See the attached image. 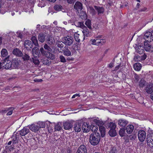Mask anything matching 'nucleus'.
Returning <instances> with one entry per match:
<instances>
[{"instance_id":"nucleus-6","label":"nucleus","mask_w":153,"mask_h":153,"mask_svg":"<svg viewBox=\"0 0 153 153\" xmlns=\"http://www.w3.org/2000/svg\"><path fill=\"white\" fill-rule=\"evenodd\" d=\"M144 39L146 41L151 42L153 41V35L150 32H147L144 35Z\"/></svg>"},{"instance_id":"nucleus-60","label":"nucleus","mask_w":153,"mask_h":153,"mask_svg":"<svg viewBox=\"0 0 153 153\" xmlns=\"http://www.w3.org/2000/svg\"><path fill=\"white\" fill-rule=\"evenodd\" d=\"M11 108H13L12 107H11L8 108H5V109L0 110V112L1 113H6L7 111L9 110Z\"/></svg>"},{"instance_id":"nucleus-22","label":"nucleus","mask_w":153,"mask_h":153,"mask_svg":"<svg viewBox=\"0 0 153 153\" xmlns=\"http://www.w3.org/2000/svg\"><path fill=\"white\" fill-rule=\"evenodd\" d=\"M17 134V133L15 134H13L12 136V138L13 139L12 141L13 144H15L16 143H18V141L19 138V135Z\"/></svg>"},{"instance_id":"nucleus-42","label":"nucleus","mask_w":153,"mask_h":153,"mask_svg":"<svg viewBox=\"0 0 153 153\" xmlns=\"http://www.w3.org/2000/svg\"><path fill=\"white\" fill-rule=\"evenodd\" d=\"M83 29L82 32L84 35L86 34L87 36L89 34V30L86 27L84 26V27L82 28Z\"/></svg>"},{"instance_id":"nucleus-63","label":"nucleus","mask_w":153,"mask_h":153,"mask_svg":"<svg viewBox=\"0 0 153 153\" xmlns=\"http://www.w3.org/2000/svg\"><path fill=\"white\" fill-rule=\"evenodd\" d=\"M134 77V78H135L136 80L137 81V82L139 81L140 79V77L138 75L136 74H135Z\"/></svg>"},{"instance_id":"nucleus-56","label":"nucleus","mask_w":153,"mask_h":153,"mask_svg":"<svg viewBox=\"0 0 153 153\" xmlns=\"http://www.w3.org/2000/svg\"><path fill=\"white\" fill-rule=\"evenodd\" d=\"M13 146H6V149L7 150H9L10 151H11L14 149Z\"/></svg>"},{"instance_id":"nucleus-46","label":"nucleus","mask_w":153,"mask_h":153,"mask_svg":"<svg viewBox=\"0 0 153 153\" xmlns=\"http://www.w3.org/2000/svg\"><path fill=\"white\" fill-rule=\"evenodd\" d=\"M97 43H96V45H102V43H104L105 41L103 39H97Z\"/></svg>"},{"instance_id":"nucleus-7","label":"nucleus","mask_w":153,"mask_h":153,"mask_svg":"<svg viewBox=\"0 0 153 153\" xmlns=\"http://www.w3.org/2000/svg\"><path fill=\"white\" fill-rule=\"evenodd\" d=\"M144 48L146 51L151 52H153V46L147 42H144Z\"/></svg>"},{"instance_id":"nucleus-48","label":"nucleus","mask_w":153,"mask_h":153,"mask_svg":"<svg viewBox=\"0 0 153 153\" xmlns=\"http://www.w3.org/2000/svg\"><path fill=\"white\" fill-rule=\"evenodd\" d=\"M125 129L124 128H121L119 131V134L121 137L125 136Z\"/></svg>"},{"instance_id":"nucleus-15","label":"nucleus","mask_w":153,"mask_h":153,"mask_svg":"<svg viewBox=\"0 0 153 153\" xmlns=\"http://www.w3.org/2000/svg\"><path fill=\"white\" fill-rule=\"evenodd\" d=\"M93 121L99 126V127L103 126L105 123V122L102 121L101 120H100L98 117H97L96 119H94Z\"/></svg>"},{"instance_id":"nucleus-44","label":"nucleus","mask_w":153,"mask_h":153,"mask_svg":"<svg viewBox=\"0 0 153 153\" xmlns=\"http://www.w3.org/2000/svg\"><path fill=\"white\" fill-rule=\"evenodd\" d=\"M108 127L110 128V129H115L116 125L114 123L110 122L109 123Z\"/></svg>"},{"instance_id":"nucleus-57","label":"nucleus","mask_w":153,"mask_h":153,"mask_svg":"<svg viewBox=\"0 0 153 153\" xmlns=\"http://www.w3.org/2000/svg\"><path fill=\"white\" fill-rule=\"evenodd\" d=\"M59 58L60 59V61L61 62L64 63L66 62V59L65 57L63 56H59Z\"/></svg>"},{"instance_id":"nucleus-31","label":"nucleus","mask_w":153,"mask_h":153,"mask_svg":"<svg viewBox=\"0 0 153 153\" xmlns=\"http://www.w3.org/2000/svg\"><path fill=\"white\" fill-rule=\"evenodd\" d=\"M32 53L33 55L35 54L39 56L40 54V50L38 48L35 47L32 50Z\"/></svg>"},{"instance_id":"nucleus-39","label":"nucleus","mask_w":153,"mask_h":153,"mask_svg":"<svg viewBox=\"0 0 153 153\" xmlns=\"http://www.w3.org/2000/svg\"><path fill=\"white\" fill-rule=\"evenodd\" d=\"M63 42H62L61 41H59L57 43V46L60 48V50L63 51L64 50V49H65L64 47V45L63 44Z\"/></svg>"},{"instance_id":"nucleus-21","label":"nucleus","mask_w":153,"mask_h":153,"mask_svg":"<svg viewBox=\"0 0 153 153\" xmlns=\"http://www.w3.org/2000/svg\"><path fill=\"white\" fill-rule=\"evenodd\" d=\"M54 9L57 11H60L62 10L63 12H65V9H63L62 6L60 4H56L53 7Z\"/></svg>"},{"instance_id":"nucleus-41","label":"nucleus","mask_w":153,"mask_h":153,"mask_svg":"<svg viewBox=\"0 0 153 153\" xmlns=\"http://www.w3.org/2000/svg\"><path fill=\"white\" fill-rule=\"evenodd\" d=\"M39 130L41 128H44L45 127V123L43 122H39L37 124Z\"/></svg>"},{"instance_id":"nucleus-23","label":"nucleus","mask_w":153,"mask_h":153,"mask_svg":"<svg viewBox=\"0 0 153 153\" xmlns=\"http://www.w3.org/2000/svg\"><path fill=\"white\" fill-rule=\"evenodd\" d=\"M12 63V68H17L19 65V62L17 59H13L11 61Z\"/></svg>"},{"instance_id":"nucleus-3","label":"nucleus","mask_w":153,"mask_h":153,"mask_svg":"<svg viewBox=\"0 0 153 153\" xmlns=\"http://www.w3.org/2000/svg\"><path fill=\"white\" fill-rule=\"evenodd\" d=\"M62 40L63 43L65 45L70 46L73 44L74 39L72 37L67 36L65 37Z\"/></svg>"},{"instance_id":"nucleus-40","label":"nucleus","mask_w":153,"mask_h":153,"mask_svg":"<svg viewBox=\"0 0 153 153\" xmlns=\"http://www.w3.org/2000/svg\"><path fill=\"white\" fill-rule=\"evenodd\" d=\"M31 39L33 44L36 46H37L39 45L37 40L35 36H33L32 37Z\"/></svg>"},{"instance_id":"nucleus-27","label":"nucleus","mask_w":153,"mask_h":153,"mask_svg":"<svg viewBox=\"0 0 153 153\" xmlns=\"http://www.w3.org/2000/svg\"><path fill=\"white\" fill-rule=\"evenodd\" d=\"M99 129L101 133V136L103 137H105V128L104 126H100L99 127Z\"/></svg>"},{"instance_id":"nucleus-38","label":"nucleus","mask_w":153,"mask_h":153,"mask_svg":"<svg viewBox=\"0 0 153 153\" xmlns=\"http://www.w3.org/2000/svg\"><path fill=\"white\" fill-rule=\"evenodd\" d=\"M79 16L80 18L83 20H85L87 19L86 14L84 12H81L80 13Z\"/></svg>"},{"instance_id":"nucleus-12","label":"nucleus","mask_w":153,"mask_h":153,"mask_svg":"<svg viewBox=\"0 0 153 153\" xmlns=\"http://www.w3.org/2000/svg\"><path fill=\"white\" fill-rule=\"evenodd\" d=\"M63 126L65 130H69L72 128V124L69 122H65L63 123Z\"/></svg>"},{"instance_id":"nucleus-9","label":"nucleus","mask_w":153,"mask_h":153,"mask_svg":"<svg viewBox=\"0 0 153 153\" xmlns=\"http://www.w3.org/2000/svg\"><path fill=\"white\" fill-rule=\"evenodd\" d=\"M24 46L27 50H30L33 47V45L30 41L26 40L24 42Z\"/></svg>"},{"instance_id":"nucleus-18","label":"nucleus","mask_w":153,"mask_h":153,"mask_svg":"<svg viewBox=\"0 0 153 153\" xmlns=\"http://www.w3.org/2000/svg\"><path fill=\"white\" fill-rule=\"evenodd\" d=\"M74 8L77 11L82 10V4L79 1H76L74 5Z\"/></svg>"},{"instance_id":"nucleus-52","label":"nucleus","mask_w":153,"mask_h":153,"mask_svg":"<svg viewBox=\"0 0 153 153\" xmlns=\"http://www.w3.org/2000/svg\"><path fill=\"white\" fill-rule=\"evenodd\" d=\"M48 59H51L53 60L55 58V56L54 54L52 53L51 52L48 54V56H46Z\"/></svg>"},{"instance_id":"nucleus-37","label":"nucleus","mask_w":153,"mask_h":153,"mask_svg":"<svg viewBox=\"0 0 153 153\" xmlns=\"http://www.w3.org/2000/svg\"><path fill=\"white\" fill-rule=\"evenodd\" d=\"M44 48L47 51L48 53L50 52H52V49L47 44H45L44 45Z\"/></svg>"},{"instance_id":"nucleus-53","label":"nucleus","mask_w":153,"mask_h":153,"mask_svg":"<svg viewBox=\"0 0 153 153\" xmlns=\"http://www.w3.org/2000/svg\"><path fill=\"white\" fill-rule=\"evenodd\" d=\"M42 62L43 64L48 65H49L51 63V61H49V60L47 59H43Z\"/></svg>"},{"instance_id":"nucleus-28","label":"nucleus","mask_w":153,"mask_h":153,"mask_svg":"<svg viewBox=\"0 0 153 153\" xmlns=\"http://www.w3.org/2000/svg\"><path fill=\"white\" fill-rule=\"evenodd\" d=\"M143 47L141 45H140L139 46H136L135 47V49L136 52L140 54L142 53L144 51V50L143 49Z\"/></svg>"},{"instance_id":"nucleus-17","label":"nucleus","mask_w":153,"mask_h":153,"mask_svg":"<svg viewBox=\"0 0 153 153\" xmlns=\"http://www.w3.org/2000/svg\"><path fill=\"white\" fill-rule=\"evenodd\" d=\"M29 128L34 132H36L39 131V129L37 125L32 124L30 126H28Z\"/></svg>"},{"instance_id":"nucleus-35","label":"nucleus","mask_w":153,"mask_h":153,"mask_svg":"<svg viewBox=\"0 0 153 153\" xmlns=\"http://www.w3.org/2000/svg\"><path fill=\"white\" fill-rule=\"evenodd\" d=\"M134 69L136 71H139L142 67L140 63H136L133 66Z\"/></svg>"},{"instance_id":"nucleus-36","label":"nucleus","mask_w":153,"mask_h":153,"mask_svg":"<svg viewBox=\"0 0 153 153\" xmlns=\"http://www.w3.org/2000/svg\"><path fill=\"white\" fill-rule=\"evenodd\" d=\"M147 82L144 79H141L139 82V86L140 87L143 88L144 86L146 85Z\"/></svg>"},{"instance_id":"nucleus-13","label":"nucleus","mask_w":153,"mask_h":153,"mask_svg":"<svg viewBox=\"0 0 153 153\" xmlns=\"http://www.w3.org/2000/svg\"><path fill=\"white\" fill-rule=\"evenodd\" d=\"M77 153H87V149L85 145H81L79 148Z\"/></svg>"},{"instance_id":"nucleus-19","label":"nucleus","mask_w":153,"mask_h":153,"mask_svg":"<svg viewBox=\"0 0 153 153\" xmlns=\"http://www.w3.org/2000/svg\"><path fill=\"white\" fill-rule=\"evenodd\" d=\"M13 54L19 57H22V52L19 49L17 48L13 49Z\"/></svg>"},{"instance_id":"nucleus-64","label":"nucleus","mask_w":153,"mask_h":153,"mask_svg":"<svg viewBox=\"0 0 153 153\" xmlns=\"http://www.w3.org/2000/svg\"><path fill=\"white\" fill-rule=\"evenodd\" d=\"M97 39H91L90 41L91 42V44L96 45V43H97Z\"/></svg>"},{"instance_id":"nucleus-11","label":"nucleus","mask_w":153,"mask_h":153,"mask_svg":"<svg viewBox=\"0 0 153 153\" xmlns=\"http://www.w3.org/2000/svg\"><path fill=\"white\" fill-rule=\"evenodd\" d=\"M117 122L118 125L122 127H125L128 123V121L123 119L118 120Z\"/></svg>"},{"instance_id":"nucleus-26","label":"nucleus","mask_w":153,"mask_h":153,"mask_svg":"<svg viewBox=\"0 0 153 153\" xmlns=\"http://www.w3.org/2000/svg\"><path fill=\"white\" fill-rule=\"evenodd\" d=\"M89 125L86 123H82L81 129L83 130L84 132H87L88 131L89 128Z\"/></svg>"},{"instance_id":"nucleus-30","label":"nucleus","mask_w":153,"mask_h":153,"mask_svg":"<svg viewBox=\"0 0 153 153\" xmlns=\"http://www.w3.org/2000/svg\"><path fill=\"white\" fill-rule=\"evenodd\" d=\"M109 135L111 137H114L117 135V133L115 129H110L108 132Z\"/></svg>"},{"instance_id":"nucleus-25","label":"nucleus","mask_w":153,"mask_h":153,"mask_svg":"<svg viewBox=\"0 0 153 153\" xmlns=\"http://www.w3.org/2000/svg\"><path fill=\"white\" fill-rule=\"evenodd\" d=\"M74 36L76 41L79 42H80L81 40L82 39L83 40L85 38V37H84L83 38V39H82V36L76 33H74Z\"/></svg>"},{"instance_id":"nucleus-59","label":"nucleus","mask_w":153,"mask_h":153,"mask_svg":"<svg viewBox=\"0 0 153 153\" xmlns=\"http://www.w3.org/2000/svg\"><path fill=\"white\" fill-rule=\"evenodd\" d=\"M147 9L146 7H143V8H142L141 9H140L137 12L138 13H139L140 12H143L147 11Z\"/></svg>"},{"instance_id":"nucleus-62","label":"nucleus","mask_w":153,"mask_h":153,"mask_svg":"<svg viewBox=\"0 0 153 153\" xmlns=\"http://www.w3.org/2000/svg\"><path fill=\"white\" fill-rule=\"evenodd\" d=\"M71 49L75 51L78 49V46L75 44H74L71 48Z\"/></svg>"},{"instance_id":"nucleus-2","label":"nucleus","mask_w":153,"mask_h":153,"mask_svg":"<svg viewBox=\"0 0 153 153\" xmlns=\"http://www.w3.org/2000/svg\"><path fill=\"white\" fill-rule=\"evenodd\" d=\"M146 141L148 145L153 148V131H149L146 137Z\"/></svg>"},{"instance_id":"nucleus-24","label":"nucleus","mask_w":153,"mask_h":153,"mask_svg":"<svg viewBox=\"0 0 153 153\" xmlns=\"http://www.w3.org/2000/svg\"><path fill=\"white\" fill-rule=\"evenodd\" d=\"M134 129V127L133 125H129L127 126L126 130L128 134H130L132 133Z\"/></svg>"},{"instance_id":"nucleus-10","label":"nucleus","mask_w":153,"mask_h":153,"mask_svg":"<svg viewBox=\"0 0 153 153\" xmlns=\"http://www.w3.org/2000/svg\"><path fill=\"white\" fill-rule=\"evenodd\" d=\"M94 8L95 10L97 11L98 15L99 16H101L103 14L104 11V9L103 7H100L99 6H95Z\"/></svg>"},{"instance_id":"nucleus-54","label":"nucleus","mask_w":153,"mask_h":153,"mask_svg":"<svg viewBox=\"0 0 153 153\" xmlns=\"http://www.w3.org/2000/svg\"><path fill=\"white\" fill-rule=\"evenodd\" d=\"M85 24L90 30H91V21H86L85 22Z\"/></svg>"},{"instance_id":"nucleus-45","label":"nucleus","mask_w":153,"mask_h":153,"mask_svg":"<svg viewBox=\"0 0 153 153\" xmlns=\"http://www.w3.org/2000/svg\"><path fill=\"white\" fill-rule=\"evenodd\" d=\"M74 25L77 27H80L82 28L84 27V25L82 22H74Z\"/></svg>"},{"instance_id":"nucleus-43","label":"nucleus","mask_w":153,"mask_h":153,"mask_svg":"<svg viewBox=\"0 0 153 153\" xmlns=\"http://www.w3.org/2000/svg\"><path fill=\"white\" fill-rule=\"evenodd\" d=\"M54 42L52 39V37L50 36L48 39L47 43L49 45H53Z\"/></svg>"},{"instance_id":"nucleus-50","label":"nucleus","mask_w":153,"mask_h":153,"mask_svg":"<svg viewBox=\"0 0 153 153\" xmlns=\"http://www.w3.org/2000/svg\"><path fill=\"white\" fill-rule=\"evenodd\" d=\"M89 12L92 15L96 14V12L95 10L92 7H89L88 9Z\"/></svg>"},{"instance_id":"nucleus-58","label":"nucleus","mask_w":153,"mask_h":153,"mask_svg":"<svg viewBox=\"0 0 153 153\" xmlns=\"http://www.w3.org/2000/svg\"><path fill=\"white\" fill-rule=\"evenodd\" d=\"M65 1H67V3L70 4H74L76 0H65Z\"/></svg>"},{"instance_id":"nucleus-51","label":"nucleus","mask_w":153,"mask_h":153,"mask_svg":"<svg viewBox=\"0 0 153 153\" xmlns=\"http://www.w3.org/2000/svg\"><path fill=\"white\" fill-rule=\"evenodd\" d=\"M109 152V153H117V150L116 147L112 146Z\"/></svg>"},{"instance_id":"nucleus-34","label":"nucleus","mask_w":153,"mask_h":153,"mask_svg":"<svg viewBox=\"0 0 153 153\" xmlns=\"http://www.w3.org/2000/svg\"><path fill=\"white\" fill-rule=\"evenodd\" d=\"M8 52L7 50L5 48L2 49L1 51V56L3 57H5L8 55Z\"/></svg>"},{"instance_id":"nucleus-8","label":"nucleus","mask_w":153,"mask_h":153,"mask_svg":"<svg viewBox=\"0 0 153 153\" xmlns=\"http://www.w3.org/2000/svg\"><path fill=\"white\" fill-rule=\"evenodd\" d=\"M145 91L148 94H151L153 92V84H149L145 88Z\"/></svg>"},{"instance_id":"nucleus-33","label":"nucleus","mask_w":153,"mask_h":153,"mask_svg":"<svg viewBox=\"0 0 153 153\" xmlns=\"http://www.w3.org/2000/svg\"><path fill=\"white\" fill-rule=\"evenodd\" d=\"M40 51L43 56L46 57L48 56V53L44 48L41 47L40 49Z\"/></svg>"},{"instance_id":"nucleus-47","label":"nucleus","mask_w":153,"mask_h":153,"mask_svg":"<svg viewBox=\"0 0 153 153\" xmlns=\"http://www.w3.org/2000/svg\"><path fill=\"white\" fill-rule=\"evenodd\" d=\"M22 58L24 61H27L30 59V57L27 54L25 53L24 55L22 54Z\"/></svg>"},{"instance_id":"nucleus-32","label":"nucleus","mask_w":153,"mask_h":153,"mask_svg":"<svg viewBox=\"0 0 153 153\" xmlns=\"http://www.w3.org/2000/svg\"><path fill=\"white\" fill-rule=\"evenodd\" d=\"M62 125L61 123H58L55 126L54 129L55 131H60L62 129Z\"/></svg>"},{"instance_id":"nucleus-29","label":"nucleus","mask_w":153,"mask_h":153,"mask_svg":"<svg viewBox=\"0 0 153 153\" xmlns=\"http://www.w3.org/2000/svg\"><path fill=\"white\" fill-rule=\"evenodd\" d=\"M45 35L43 33H40L38 36L39 40L41 42H43L45 40Z\"/></svg>"},{"instance_id":"nucleus-14","label":"nucleus","mask_w":153,"mask_h":153,"mask_svg":"<svg viewBox=\"0 0 153 153\" xmlns=\"http://www.w3.org/2000/svg\"><path fill=\"white\" fill-rule=\"evenodd\" d=\"M29 129L25 127L19 131V134L21 136H25L30 132Z\"/></svg>"},{"instance_id":"nucleus-16","label":"nucleus","mask_w":153,"mask_h":153,"mask_svg":"<svg viewBox=\"0 0 153 153\" xmlns=\"http://www.w3.org/2000/svg\"><path fill=\"white\" fill-rule=\"evenodd\" d=\"M82 123H75L74 128L75 131L76 132H79L81 130Z\"/></svg>"},{"instance_id":"nucleus-49","label":"nucleus","mask_w":153,"mask_h":153,"mask_svg":"<svg viewBox=\"0 0 153 153\" xmlns=\"http://www.w3.org/2000/svg\"><path fill=\"white\" fill-rule=\"evenodd\" d=\"M30 60L31 61L33 62V63L35 65H38L39 64L40 62L39 60L38 59H36L34 58H32L31 59H30Z\"/></svg>"},{"instance_id":"nucleus-61","label":"nucleus","mask_w":153,"mask_h":153,"mask_svg":"<svg viewBox=\"0 0 153 153\" xmlns=\"http://www.w3.org/2000/svg\"><path fill=\"white\" fill-rule=\"evenodd\" d=\"M146 55L145 53H144L143 56L140 57V60L141 61L144 60L146 59Z\"/></svg>"},{"instance_id":"nucleus-4","label":"nucleus","mask_w":153,"mask_h":153,"mask_svg":"<svg viewBox=\"0 0 153 153\" xmlns=\"http://www.w3.org/2000/svg\"><path fill=\"white\" fill-rule=\"evenodd\" d=\"M138 137L140 142H143L146 137V132L143 130H140L138 132Z\"/></svg>"},{"instance_id":"nucleus-55","label":"nucleus","mask_w":153,"mask_h":153,"mask_svg":"<svg viewBox=\"0 0 153 153\" xmlns=\"http://www.w3.org/2000/svg\"><path fill=\"white\" fill-rule=\"evenodd\" d=\"M91 128V129L92 131H94L93 133H97V130L98 129V127H97V126H92Z\"/></svg>"},{"instance_id":"nucleus-20","label":"nucleus","mask_w":153,"mask_h":153,"mask_svg":"<svg viewBox=\"0 0 153 153\" xmlns=\"http://www.w3.org/2000/svg\"><path fill=\"white\" fill-rule=\"evenodd\" d=\"M65 49H64V50L62 51V52H63V54L67 56H70L71 55V52L66 47H64ZM58 51L59 52H62V51H59V50L58 49Z\"/></svg>"},{"instance_id":"nucleus-1","label":"nucleus","mask_w":153,"mask_h":153,"mask_svg":"<svg viewBox=\"0 0 153 153\" xmlns=\"http://www.w3.org/2000/svg\"><path fill=\"white\" fill-rule=\"evenodd\" d=\"M100 139V136L99 133H93L90 135V143L93 146H96L99 143Z\"/></svg>"},{"instance_id":"nucleus-5","label":"nucleus","mask_w":153,"mask_h":153,"mask_svg":"<svg viewBox=\"0 0 153 153\" xmlns=\"http://www.w3.org/2000/svg\"><path fill=\"white\" fill-rule=\"evenodd\" d=\"M3 65L4 69H8L10 68H12V63L11 61L8 60L7 58H5Z\"/></svg>"}]
</instances>
